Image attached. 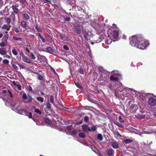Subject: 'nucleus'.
Returning a JSON list of instances; mask_svg holds the SVG:
<instances>
[{
	"label": "nucleus",
	"instance_id": "nucleus-32",
	"mask_svg": "<svg viewBox=\"0 0 156 156\" xmlns=\"http://www.w3.org/2000/svg\"><path fill=\"white\" fill-rule=\"evenodd\" d=\"M112 41V39L110 38L109 39H107L105 40V43L107 44H110Z\"/></svg>",
	"mask_w": 156,
	"mask_h": 156
},
{
	"label": "nucleus",
	"instance_id": "nucleus-36",
	"mask_svg": "<svg viewBox=\"0 0 156 156\" xmlns=\"http://www.w3.org/2000/svg\"><path fill=\"white\" fill-rule=\"evenodd\" d=\"M114 123L119 127H120L122 128L123 127V125L121 123H119L117 122H115Z\"/></svg>",
	"mask_w": 156,
	"mask_h": 156
},
{
	"label": "nucleus",
	"instance_id": "nucleus-39",
	"mask_svg": "<svg viewBox=\"0 0 156 156\" xmlns=\"http://www.w3.org/2000/svg\"><path fill=\"white\" fill-rule=\"evenodd\" d=\"M29 102H31L32 100V98L30 95H28V97H27V99Z\"/></svg>",
	"mask_w": 156,
	"mask_h": 156
},
{
	"label": "nucleus",
	"instance_id": "nucleus-29",
	"mask_svg": "<svg viewBox=\"0 0 156 156\" xmlns=\"http://www.w3.org/2000/svg\"><path fill=\"white\" fill-rule=\"evenodd\" d=\"M74 82L75 84L78 87L81 89L83 88V87L80 84L76 83L75 81H74Z\"/></svg>",
	"mask_w": 156,
	"mask_h": 156
},
{
	"label": "nucleus",
	"instance_id": "nucleus-30",
	"mask_svg": "<svg viewBox=\"0 0 156 156\" xmlns=\"http://www.w3.org/2000/svg\"><path fill=\"white\" fill-rule=\"evenodd\" d=\"M97 138L100 141L102 140L103 139V137L102 135L100 133H99L98 134Z\"/></svg>",
	"mask_w": 156,
	"mask_h": 156
},
{
	"label": "nucleus",
	"instance_id": "nucleus-22",
	"mask_svg": "<svg viewBox=\"0 0 156 156\" xmlns=\"http://www.w3.org/2000/svg\"><path fill=\"white\" fill-rule=\"evenodd\" d=\"M133 140L129 138L125 140H123V142L124 144H127L133 142Z\"/></svg>",
	"mask_w": 156,
	"mask_h": 156
},
{
	"label": "nucleus",
	"instance_id": "nucleus-61",
	"mask_svg": "<svg viewBox=\"0 0 156 156\" xmlns=\"http://www.w3.org/2000/svg\"><path fill=\"white\" fill-rule=\"evenodd\" d=\"M5 55L4 57V58H5V57H6L7 58H8L9 59H10L11 58V57L9 55Z\"/></svg>",
	"mask_w": 156,
	"mask_h": 156
},
{
	"label": "nucleus",
	"instance_id": "nucleus-14",
	"mask_svg": "<svg viewBox=\"0 0 156 156\" xmlns=\"http://www.w3.org/2000/svg\"><path fill=\"white\" fill-rule=\"evenodd\" d=\"M135 117L139 119H142L145 118V115L142 114H136L135 115Z\"/></svg>",
	"mask_w": 156,
	"mask_h": 156
},
{
	"label": "nucleus",
	"instance_id": "nucleus-56",
	"mask_svg": "<svg viewBox=\"0 0 156 156\" xmlns=\"http://www.w3.org/2000/svg\"><path fill=\"white\" fill-rule=\"evenodd\" d=\"M12 66L14 69L16 70H18V69L17 66L13 64Z\"/></svg>",
	"mask_w": 156,
	"mask_h": 156
},
{
	"label": "nucleus",
	"instance_id": "nucleus-42",
	"mask_svg": "<svg viewBox=\"0 0 156 156\" xmlns=\"http://www.w3.org/2000/svg\"><path fill=\"white\" fill-rule=\"evenodd\" d=\"M5 65H7L9 63V61L7 59H4L2 62Z\"/></svg>",
	"mask_w": 156,
	"mask_h": 156
},
{
	"label": "nucleus",
	"instance_id": "nucleus-12",
	"mask_svg": "<svg viewBox=\"0 0 156 156\" xmlns=\"http://www.w3.org/2000/svg\"><path fill=\"white\" fill-rule=\"evenodd\" d=\"M22 60L23 62L27 63L30 64L31 63L30 58L27 56H25L24 57H23Z\"/></svg>",
	"mask_w": 156,
	"mask_h": 156
},
{
	"label": "nucleus",
	"instance_id": "nucleus-16",
	"mask_svg": "<svg viewBox=\"0 0 156 156\" xmlns=\"http://www.w3.org/2000/svg\"><path fill=\"white\" fill-rule=\"evenodd\" d=\"M7 52L5 48H0V54L2 55H5Z\"/></svg>",
	"mask_w": 156,
	"mask_h": 156
},
{
	"label": "nucleus",
	"instance_id": "nucleus-7",
	"mask_svg": "<svg viewBox=\"0 0 156 156\" xmlns=\"http://www.w3.org/2000/svg\"><path fill=\"white\" fill-rule=\"evenodd\" d=\"M148 103L151 106H154L156 104V99L154 98H150L148 100Z\"/></svg>",
	"mask_w": 156,
	"mask_h": 156
},
{
	"label": "nucleus",
	"instance_id": "nucleus-41",
	"mask_svg": "<svg viewBox=\"0 0 156 156\" xmlns=\"http://www.w3.org/2000/svg\"><path fill=\"white\" fill-rule=\"evenodd\" d=\"M77 133L76 131L73 130L70 132V135L72 136H73L77 134Z\"/></svg>",
	"mask_w": 156,
	"mask_h": 156
},
{
	"label": "nucleus",
	"instance_id": "nucleus-51",
	"mask_svg": "<svg viewBox=\"0 0 156 156\" xmlns=\"http://www.w3.org/2000/svg\"><path fill=\"white\" fill-rule=\"evenodd\" d=\"M30 55L31 57L33 59H35L36 57H35V56H34V54H33V53L31 52L30 53Z\"/></svg>",
	"mask_w": 156,
	"mask_h": 156
},
{
	"label": "nucleus",
	"instance_id": "nucleus-21",
	"mask_svg": "<svg viewBox=\"0 0 156 156\" xmlns=\"http://www.w3.org/2000/svg\"><path fill=\"white\" fill-rule=\"evenodd\" d=\"M35 29L37 32H41L42 30L40 28V26H39L37 24H36L35 25Z\"/></svg>",
	"mask_w": 156,
	"mask_h": 156
},
{
	"label": "nucleus",
	"instance_id": "nucleus-64",
	"mask_svg": "<svg viewBox=\"0 0 156 156\" xmlns=\"http://www.w3.org/2000/svg\"><path fill=\"white\" fill-rule=\"evenodd\" d=\"M17 87L19 90H21V85H17Z\"/></svg>",
	"mask_w": 156,
	"mask_h": 156
},
{
	"label": "nucleus",
	"instance_id": "nucleus-26",
	"mask_svg": "<svg viewBox=\"0 0 156 156\" xmlns=\"http://www.w3.org/2000/svg\"><path fill=\"white\" fill-rule=\"evenodd\" d=\"M79 136L82 138H85L86 137V135L83 132H81L79 133Z\"/></svg>",
	"mask_w": 156,
	"mask_h": 156
},
{
	"label": "nucleus",
	"instance_id": "nucleus-57",
	"mask_svg": "<svg viewBox=\"0 0 156 156\" xmlns=\"http://www.w3.org/2000/svg\"><path fill=\"white\" fill-rule=\"evenodd\" d=\"M112 75H114V76H119L120 75V74L118 73H117V72H116V73H114Z\"/></svg>",
	"mask_w": 156,
	"mask_h": 156
},
{
	"label": "nucleus",
	"instance_id": "nucleus-23",
	"mask_svg": "<svg viewBox=\"0 0 156 156\" xmlns=\"http://www.w3.org/2000/svg\"><path fill=\"white\" fill-rule=\"evenodd\" d=\"M11 26H9L6 24H4L2 27V29H6L7 31H9L10 30V27Z\"/></svg>",
	"mask_w": 156,
	"mask_h": 156
},
{
	"label": "nucleus",
	"instance_id": "nucleus-35",
	"mask_svg": "<svg viewBox=\"0 0 156 156\" xmlns=\"http://www.w3.org/2000/svg\"><path fill=\"white\" fill-rule=\"evenodd\" d=\"M12 52L14 55L16 56L17 55L18 52L15 49L13 48L12 50Z\"/></svg>",
	"mask_w": 156,
	"mask_h": 156
},
{
	"label": "nucleus",
	"instance_id": "nucleus-45",
	"mask_svg": "<svg viewBox=\"0 0 156 156\" xmlns=\"http://www.w3.org/2000/svg\"><path fill=\"white\" fill-rule=\"evenodd\" d=\"M84 120L85 122H88L89 121V118L87 116H85L84 118Z\"/></svg>",
	"mask_w": 156,
	"mask_h": 156
},
{
	"label": "nucleus",
	"instance_id": "nucleus-2",
	"mask_svg": "<svg viewBox=\"0 0 156 156\" xmlns=\"http://www.w3.org/2000/svg\"><path fill=\"white\" fill-rule=\"evenodd\" d=\"M81 127L83 131L85 133L94 132L96 131L97 129L96 126L94 125L92 126L91 128L87 124L83 125Z\"/></svg>",
	"mask_w": 156,
	"mask_h": 156
},
{
	"label": "nucleus",
	"instance_id": "nucleus-54",
	"mask_svg": "<svg viewBox=\"0 0 156 156\" xmlns=\"http://www.w3.org/2000/svg\"><path fill=\"white\" fill-rule=\"evenodd\" d=\"M8 92L10 96V97L12 98L13 97V96L12 95V94L11 92V91H10V90H8Z\"/></svg>",
	"mask_w": 156,
	"mask_h": 156
},
{
	"label": "nucleus",
	"instance_id": "nucleus-50",
	"mask_svg": "<svg viewBox=\"0 0 156 156\" xmlns=\"http://www.w3.org/2000/svg\"><path fill=\"white\" fill-rule=\"evenodd\" d=\"M20 55V56H21L22 57V58H23V57H24L25 55H24L23 52L22 50H21L20 51V53H19Z\"/></svg>",
	"mask_w": 156,
	"mask_h": 156
},
{
	"label": "nucleus",
	"instance_id": "nucleus-28",
	"mask_svg": "<svg viewBox=\"0 0 156 156\" xmlns=\"http://www.w3.org/2000/svg\"><path fill=\"white\" fill-rule=\"evenodd\" d=\"M44 121L46 123L50 124L52 123L51 121L48 119L45 118H44Z\"/></svg>",
	"mask_w": 156,
	"mask_h": 156
},
{
	"label": "nucleus",
	"instance_id": "nucleus-27",
	"mask_svg": "<svg viewBox=\"0 0 156 156\" xmlns=\"http://www.w3.org/2000/svg\"><path fill=\"white\" fill-rule=\"evenodd\" d=\"M13 39L14 41H22V38L21 37H16L14 36L13 37Z\"/></svg>",
	"mask_w": 156,
	"mask_h": 156
},
{
	"label": "nucleus",
	"instance_id": "nucleus-18",
	"mask_svg": "<svg viewBox=\"0 0 156 156\" xmlns=\"http://www.w3.org/2000/svg\"><path fill=\"white\" fill-rule=\"evenodd\" d=\"M30 19V16L26 13L23 14V19L24 20L27 21Z\"/></svg>",
	"mask_w": 156,
	"mask_h": 156
},
{
	"label": "nucleus",
	"instance_id": "nucleus-60",
	"mask_svg": "<svg viewBox=\"0 0 156 156\" xmlns=\"http://www.w3.org/2000/svg\"><path fill=\"white\" fill-rule=\"evenodd\" d=\"M64 19L65 20L68 21L70 20V18L69 17H66L64 18Z\"/></svg>",
	"mask_w": 156,
	"mask_h": 156
},
{
	"label": "nucleus",
	"instance_id": "nucleus-58",
	"mask_svg": "<svg viewBox=\"0 0 156 156\" xmlns=\"http://www.w3.org/2000/svg\"><path fill=\"white\" fill-rule=\"evenodd\" d=\"M87 99L88 101H90L91 102L93 101L90 98V97L89 95L87 96Z\"/></svg>",
	"mask_w": 156,
	"mask_h": 156
},
{
	"label": "nucleus",
	"instance_id": "nucleus-9",
	"mask_svg": "<svg viewBox=\"0 0 156 156\" xmlns=\"http://www.w3.org/2000/svg\"><path fill=\"white\" fill-rule=\"evenodd\" d=\"M106 152L110 156H113L114 154V151L112 149H107Z\"/></svg>",
	"mask_w": 156,
	"mask_h": 156
},
{
	"label": "nucleus",
	"instance_id": "nucleus-15",
	"mask_svg": "<svg viewBox=\"0 0 156 156\" xmlns=\"http://www.w3.org/2000/svg\"><path fill=\"white\" fill-rule=\"evenodd\" d=\"M111 146L114 149H117L119 147L118 143L116 141L112 142H111Z\"/></svg>",
	"mask_w": 156,
	"mask_h": 156
},
{
	"label": "nucleus",
	"instance_id": "nucleus-13",
	"mask_svg": "<svg viewBox=\"0 0 156 156\" xmlns=\"http://www.w3.org/2000/svg\"><path fill=\"white\" fill-rule=\"evenodd\" d=\"M110 79L111 81H113L115 82H117L119 80V79L117 77L114 76V75H111L110 77Z\"/></svg>",
	"mask_w": 156,
	"mask_h": 156
},
{
	"label": "nucleus",
	"instance_id": "nucleus-37",
	"mask_svg": "<svg viewBox=\"0 0 156 156\" xmlns=\"http://www.w3.org/2000/svg\"><path fill=\"white\" fill-rule=\"evenodd\" d=\"M73 126L71 125H70L67 126L66 127V129H67V130L69 131L73 129Z\"/></svg>",
	"mask_w": 156,
	"mask_h": 156
},
{
	"label": "nucleus",
	"instance_id": "nucleus-43",
	"mask_svg": "<svg viewBox=\"0 0 156 156\" xmlns=\"http://www.w3.org/2000/svg\"><path fill=\"white\" fill-rule=\"evenodd\" d=\"M34 111L36 113H38L39 115H41V112L40 111V110L37 108H36L35 109Z\"/></svg>",
	"mask_w": 156,
	"mask_h": 156
},
{
	"label": "nucleus",
	"instance_id": "nucleus-4",
	"mask_svg": "<svg viewBox=\"0 0 156 156\" xmlns=\"http://www.w3.org/2000/svg\"><path fill=\"white\" fill-rule=\"evenodd\" d=\"M9 37V35L8 34H5L2 39V41L0 43V46L3 47L6 45L8 43L7 40Z\"/></svg>",
	"mask_w": 156,
	"mask_h": 156
},
{
	"label": "nucleus",
	"instance_id": "nucleus-55",
	"mask_svg": "<svg viewBox=\"0 0 156 156\" xmlns=\"http://www.w3.org/2000/svg\"><path fill=\"white\" fill-rule=\"evenodd\" d=\"M79 71L80 74H82L83 73V71L82 69L80 68L79 69Z\"/></svg>",
	"mask_w": 156,
	"mask_h": 156
},
{
	"label": "nucleus",
	"instance_id": "nucleus-33",
	"mask_svg": "<svg viewBox=\"0 0 156 156\" xmlns=\"http://www.w3.org/2000/svg\"><path fill=\"white\" fill-rule=\"evenodd\" d=\"M5 19L6 20L7 24L9 25L11 21V19L9 17H5Z\"/></svg>",
	"mask_w": 156,
	"mask_h": 156
},
{
	"label": "nucleus",
	"instance_id": "nucleus-47",
	"mask_svg": "<svg viewBox=\"0 0 156 156\" xmlns=\"http://www.w3.org/2000/svg\"><path fill=\"white\" fill-rule=\"evenodd\" d=\"M16 63V64L18 65L20 67V69H24V67L23 66L20 64L18 62H17Z\"/></svg>",
	"mask_w": 156,
	"mask_h": 156
},
{
	"label": "nucleus",
	"instance_id": "nucleus-49",
	"mask_svg": "<svg viewBox=\"0 0 156 156\" xmlns=\"http://www.w3.org/2000/svg\"><path fill=\"white\" fill-rule=\"evenodd\" d=\"M37 77V79L40 80H43V76L40 75H38Z\"/></svg>",
	"mask_w": 156,
	"mask_h": 156
},
{
	"label": "nucleus",
	"instance_id": "nucleus-44",
	"mask_svg": "<svg viewBox=\"0 0 156 156\" xmlns=\"http://www.w3.org/2000/svg\"><path fill=\"white\" fill-rule=\"evenodd\" d=\"M27 94L25 93H24L23 94L22 98L23 99L27 100Z\"/></svg>",
	"mask_w": 156,
	"mask_h": 156
},
{
	"label": "nucleus",
	"instance_id": "nucleus-52",
	"mask_svg": "<svg viewBox=\"0 0 156 156\" xmlns=\"http://www.w3.org/2000/svg\"><path fill=\"white\" fill-rule=\"evenodd\" d=\"M63 48L66 50H69V48L68 46L66 45H64L63 46Z\"/></svg>",
	"mask_w": 156,
	"mask_h": 156
},
{
	"label": "nucleus",
	"instance_id": "nucleus-31",
	"mask_svg": "<svg viewBox=\"0 0 156 156\" xmlns=\"http://www.w3.org/2000/svg\"><path fill=\"white\" fill-rule=\"evenodd\" d=\"M76 2V0H68L67 3L70 5L74 4Z\"/></svg>",
	"mask_w": 156,
	"mask_h": 156
},
{
	"label": "nucleus",
	"instance_id": "nucleus-40",
	"mask_svg": "<svg viewBox=\"0 0 156 156\" xmlns=\"http://www.w3.org/2000/svg\"><path fill=\"white\" fill-rule=\"evenodd\" d=\"M119 120V121L121 123H123L124 122V121L123 119L122 118L121 116H119L118 118Z\"/></svg>",
	"mask_w": 156,
	"mask_h": 156
},
{
	"label": "nucleus",
	"instance_id": "nucleus-38",
	"mask_svg": "<svg viewBox=\"0 0 156 156\" xmlns=\"http://www.w3.org/2000/svg\"><path fill=\"white\" fill-rule=\"evenodd\" d=\"M46 108H47L48 109H51V105L49 102L47 103L46 104Z\"/></svg>",
	"mask_w": 156,
	"mask_h": 156
},
{
	"label": "nucleus",
	"instance_id": "nucleus-59",
	"mask_svg": "<svg viewBox=\"0 0 156 156\" xmlns=\"http://www.w3.org/2000/svg\"><path fill=\"white\" fill-rule=\"evenodd\" d=\"M28 90L29 91H30L31 92H32L33 91L32 88L30 85L29 86Z\"/></svg>",
	"mask_w": 156,
	"mask_h": 156
},
{
	"label": "nucleus",
	"instance_id": "nucleus-46",
	"mask_svg": "<svg viewBox=\"0 0 156 156\" xmlns=\"http://www.w3.org/2000/svg\"><path fill=\"white\" fill-rule=\"evenodd\" d=\"M101 76L105 79L107 78L108 76L107 74V72H106V73H105V74H101Z\"/></svg>",
	"mask_w": 156,
	"mask_h": 156
},
{
	"label": "nucleus",
	"instance_id": "nucleus-3",
	"mask_svg": "<svg viewBox=\"0 0 156 156\" xmlns=\"http://www.w3.org/2000/svg\"><path fill=\"white\" fill-rule=\"evenodd\" d=\"M108 34H109L108 36H110L114 38H117L119 35V31L115 28H111L108 31Z\"/></svg>",
	"mask_w": 156,
	"mask_h": 156
},
{
	"label": "nucleus",
	"instance_id": "nucleus-6",
	"mask_svg": "<svg viewBox=\"0 0 156 156\" xmlns=\"http://www.w3.org/2000/svg\"><path fill=\"white\" fill-rule=\"evenodd\" d=\"M12 8L13 10V11L12 12L11 14L14 16V17L13 18V20H15V14H17L19 10L17 8V6L16 5H13L12 6Z\"/></svg>",
	"mask_w": 156,
	"mask_h": 156
},
{
	"label": "nucleus",
	"instance_id": "nucleus-1",
	"mask_svg": "<svg viewBox=\"0 0 156 156\" xmlns=\"http://www.w3.org/2000/svg\"><path fill=\"white\" fill-rule=\"evenodd\" d=\"M131 45L141 49H144L149 44L148 42L145 40L141 35H133L129 39Z\"/></svg>",
	"mask_w": 156,
	"mask_h": 156
},
{
	"label": "nucleus",
	"instance_id": "nucleus-8",
	"mask_svg": "<svg viewBox=\"0 0 156 156\" xmlns=\"http://www.w3.org/2000/svg\"><path fill=\"white\" fill-rule=\"evenodd\" d=\"M75 29L77 34H79L81 33V29L80 26L78 24H76L74 25Z\"/></svg>",
	"mask_w": 156,
	"mask_h": 156
},
{
	"label": "nucleus",
	"instance_id": "nucleus-34",
	"mask_svg": "<svg viewBox=\"0 0 156 156\" xmlns=\"http://www.w3.org/2000/svg\"><path fill=\"white\" fill-rule=\"evenodd\" d=\"M37 99L38 101H40L42 103L44 101V98L41 97L39 96L37 97Z\"/></svg>",
	"mask_w": 156,
	"mask_h": 156
},
{
	"label": "nucleus",
	"instance_id": "nucleus-48",
	"mask_svg": "<svg viewBox=\"0 0 156 156\" xmlns=\"http://www.w3.org/2000/svg\"><path fill=\"white\" fill-rule=\"evenodd\" d=\"M50 101L52 104L54 103V97L52 95H51L50 97Z\"/></svg>",
	"mask_w": 156,
	"mask_h": 156
},
{
	"label": "nucleus",
	"instance_id": "nucleus-53",
	"mask_svg": "<svg viewBox=\"0 0 156 156\" xmlns=\"http://www.w3.org/2000/svg\"><path fill=\"white\" fill-rule=\"evenodd\" d=\"M28 117L30 119L32 118V114L31 112H28Z\"/></svg>",
	"mask_w": 156,
	"mask_h": 156
},
{
	"label": "nucleus",
	"instance_id": "nucleus-24",
	"mask_svg": "<svg viewBox=\"0 0 156 156\" xmlns=\"http://www.w3.org/2000/svg\"><path fill=\"white\" fill-rule=\"evenodd\" d=\"M46 49L47 52L50 53H52L53 52V50L52 48L50 47H48L46 48Z\"/></svg>",
	"mask_w": 156,
	"mask_h": 156
},
{
	"label": "nucleus",
	"instance_id": "nucleus-62",
	"mask_svg": "<svg viewBox=\"0 0 156 156\" xmlns=\"http://www.w3.org/2000/svg\"><path fill=\"white\" fill-rule=\"evenodd\" d=\"M43 42H45V39L42 37L41 38Z\"/></svg>",
	"mask_w": 156,
	"mask_h": 156
},
{
	"label": "nucleus",
	"instance_id": "nucleus-19",
	"mask_svg": "<svg viewBox=\"0 0 156 156\" xmlns=\"http://www.w3.org/2000/svg\"><path fill=\"white\" fill-rule=\"evenodd\" d=\"M98 69L99 72L102 73V74H105L106 73V70L102 67H99Z\"/></svg>",
	"mask_w": 156,
	"mask_h": 156
},
{
	"label": "nucleus",
	"instance_id": "nucleus-20",
	"mask_svg": "<svg viewBox=\"0 0 156 156\" xmlns=\"http://www.w3.org/2000/svg\"><path fill=\"white\" fill-rule=\"evenodd\" d=\"M21 26L23 29H26L27 27V22L24 20L21 23Z\"/></svg>",
	"mask_w": 156,
	"mask_h": 156
},
{
	"label": "nucleus",
	"instance_id": "nucleus-17",
	"mask_svg": "<svg viewBox=\"0 0 156 156\" xmlns=\"http://www.w3.org/2000/svg\"><path fill=\"white\" fill-rule=\"evenodd\" d=\"M13 31L16 34H18L20 32H22V30H20V27L19 26L18 27H15L13 29Z\"/></svg>",
	"mask_w": 156,
	"mask_h": 156
},
{
	"label": "nucleus",
	"instance_id": "nucleus-5",
	"mask_svg": "<svg viewBox=\"0 0 156 156\" xmlns=\"http://www.w3.org/2000/svg\"><path fill=\"white\" fill-rule=\"evenodd\" d=\"M103 39V37L102 36L99 35H97L94 36V42L96 43H98L101 42Z\"/></svg>",
	"mask_w": 156,
	"mask_h": 156
},
{
	"label": "nucleus",
	"instance_id": "nucleus-11",
	"mask_svg": "<svg viewBox=\"0 0 156 156\" xmlns=\"http://www.w3.org/2000/svg\"><path fill=\"white\" fill-rule=\"evenodd\" d=\"M58 37L61 40L64 41H68L69 39V37L66 35L63 36L61 35H59Z\"/></svg>",
	"mask_w": 156,
	"mask_h": 156
},
{
	"label": "nucleus",
	"instance_id": "nucleus-25",
	"mask_svg": "<svg viewBox=\"0 0 156 156\" xmlns=\"http://www.w3.org/2000/svg\"><path fill=\"white\" fill-rule=\"evenodd\" d=\"M53 117L54 118H55L58 122H60L61 120V119L60 118L58 115L56 114H54L53 115Z\"/></svg>",
	"mask_w": 156,
	"mask_h": 156
},
{
	"label": "nucleus",
	"instance_id": "nucleus-10",
	"mask_svg": "<svg viewBox=\"0 0 156 156\" xmlns=\"http://www.w3.org/2000/svg\"><path fill=\"white\" fill-rule=\"evenodd\" d=\"M18 112L20 114L24 115H28V112L27 111L23 110V109H20L19 110Z\"/></svg>",
	"mask_w": 156,
	"mask_h": 156
},
{
	"label": "nucleus",
	"instance_id": "nucleus-63",
	"mask_svg": "<svg viewBox=\"0 0 156 156\" xmlns=\"http://www.w3.org/2000/svg\"><path fill=\"white\" fill-rule=\"evenodd\" d=\"M30 38L32 39H34L35 38V36L33 35H30Z\"/></svg>",
	"mask_w": 156,
	"mask_h": 156
}]
</instances>
